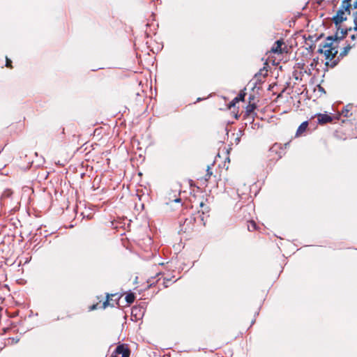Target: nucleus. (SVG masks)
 <instances>
[{"mask_svg": "<svg viewBox=\"0 0 357 357\" xmlns=\"http://www.w3.org/2000/svg\"><path fill=\"white\" fill-rule=\"evenodd\" d=\"M243 93H239L227 105V109H233L232 113L235 119H238V117L243 114V119L246 121L245 125L252 123L255 116L257 115L255 109H257V102L255 97L253 95H250L248 97V102L245 100L246 93L244 91Z\"/></svg>", "mask_w": 357, "mask_h": 357, "instance_id": "f257e3e1", "label": "nucleus"}, {"mask_svg": "<svg viewBox=\"0 0 357 357\" xmlns=\"http://www.w3.org/2000/svg\"><path fill=\"white\" fill-rule=\"evenodd\" d=\"M347 33V29L339 26L334 36H328L326 38L325 43L318 50V52L324 54L326 59L332 61L338 52L337 41L344 38Z\"/></svg>", "mask_w": 357, "mask_h": 357, "instance_id": "f03ea898", "label": "nucleus"}, {"mask_svg": "<svg viewBox=\"0 0 357 357\" xmlns=\"http://www.w3.org/2000/svg\"><path fill=\"white\" fill-rule=\"evenodd\" d=\"M264 66L259 70V71L255 75V76L250 80L247 86L250 89H261L264 87V84L268 76V63L265 62Z\"/></svg>", "mask_w": 357, "mask_h": 357, "instance_id": "7ed1b4c3", "label": "nucleus"}, {"mask_svg": "<svg viewBox=\"0 0 357 357\" xmlns=\"http://www.w3.org/2000/svg\"><path fill=\"white\" fill-rule=\"evenodd\" d=\"M197 218L194 215H190L188 218L181 219L179 222V233L190 234L194 231Z\"/></svg>", "mask_w": 357, "mask_h": 357, "instance_id": "20e7f679", "label": "nucleus"}, {"mask_svg": "<svg viewBox=\"0 0 357 357\" xmlns=\"http://www.w3.org/2000/svg\"><path fill=\"white\" fill-rule=\"evenodd\" d=\"M284 52H287V46L284 45L283 40H278L274 43L273 46L267 54L274 53L282 54Z\"/></svg>", "mask_w": 357, "mask_h": 357, "instance_id": "39448f33", "label": "nucleus"}, {"mask_svg": "<svg viewBox=\"0 0 357 357\" xmlns=\"http://www.w3.org/2000/svg\"><path fill=\"white\" fill-rule=\"evenodd\" d=\"M130 354V349L123 344H121L116 347L112 357H129Z\"/></svg>", "mask_w": 357, "mask_h": 357, "instance_id": "423d86ee", "label": "nucleus"}, {"mask_svg": "<svg viewBox=\"0 0 357 357\" xmlns=\"http://www.w3.org/2000/svg\"><path fill=\"white\" fill-rule=\"evenodd\" d=\"M345 12H347V10H345L344 8H343L342 6H341V9H340L337 12L336 15L334 16L333 19V20L334 23L335 24V25H338L339 24L342 22L343 21L346 20L347 17H344ZM347 13L349 15H350V13H349L348 11H347Z\"/></svg>", "mask_w": 357, "mask_h": 357, "instance_id": "0eeeda50", "label": "nucleus"}, {"mask_svg": "<svg viewBox=\"0 0 357 357\" xmlns=\"http://www.w3.org/2000/svg\"><path fill=\"white\" fill-rule=\"evenodd\" d=\"M355 46H356V43H350V44H348L347 46H345L343 48L342 51L340 53V55L337 57V61L335 60V61H332V63L331 65V67L335 66L337 64L340 58H343L344 56H347V54L349 53V52L350 51V50Z\"/></svg>", "mask_w": 357, "mask_h": 357, "instance_id": "6e6552de", "label": "nucleus"}, {"mask_svg": "<svg viewBox=\"0 0 357 357\" xmlns=\"http://www.w3.org/2000/svg\"><path fill=\"white\" fill-rule=\"evenodd\" d=\"M200 207L202 208V215H198V218H200V220L202 221V225H205V215L206 217H208V215L209 212V207L204 204L203 202H202L199 204Z\"/></svg>", "mask_w": 357, "mask_h": 357, "instance_id": "1a4fd4ad", "label": "nucleus"}, {"mask_svg": "<svg viewBox=\"0 0 357 357\" xmlns=\"http://www.w3.org/2000/svg\"><path fill=\"white\" fill-rule=\"evenodd\" d=\"M352 107H353L352 104L347 105L345 107H343L341 112L338 113L335 118L337 119H339L341 116H344V117L351 116L352 115V113L351 112Z\"/></svg>", "mask_w": 357, "mask_h": 357, "instance_id": "9d476101", "label": "nucleus"}, {"mask_svg": "<svg viewBox=\"0 0 357 357\" xmlns=\"http://www.w3.org/2000/svg\"><path fill=\"white\" fill-rule=\"evenodd\" d=\"M333 120L331 116L326 114H318V122L320 124H324L326 123H330Z\"/></svg>", "mask_w": 357, "mask_h": 357, "instance_id": "9b49d317", "label": "nucleus"}, {"mask_svg": "<svg viewBox=\"0 0 357 357\" xmlns=\"http://www.w3.org/2000/svg\"><path fill=\"white\" fill-rule=\"evenodd\" d=\"M307 126H308V122L307 121H304L303 122L300 126L297 129V131H296V135H301L302 134L303 132H305L307 128Z\"/></svg>", "mask_w": 357, "mask_h": 357, "instance_id": "f8f14e48", "label": "nucleus"}, {"mask_svg": "<svg viewBox=\"0 0 357 357\" xmlns=\"http://www.w3.org/2000/svg\"><path fill=\"white\" fill-rule=\"evenodd\" d=\"M135 299V296L133 293L130 292V293L127 294V295L126 296V301L128 304L132 303L134 302Z\"/></svg>", "mask_w": 357, "mask_h": 357, "instance_id": "ddd939ff", "label": "nucleus"}, {"mask_svg": "<svg viewBox=\"0 0 357 357\" xmlns=\"http://www.w3.org/2000/svg\"><path fill=\"white\" fill-rule=\"evenodd\" d=\"M248 229L249 231H254V230L257 229V225L255 221H253V220L248 221Z\"/></svg>", "mask_w": 357, "mask_h": 357, "instance_id": "4468645a", "label": "nucleus"}, {"mask_svg": "<svg viewBox=\"0 0 357 357\" xmlns=\"http://www.w3.org/2000/svg\"><path fill=\"white\" fill-rule=\"evenodd\" d=\"M351 0H344L342 1V7L344 8L345 10L349 13V8H351Z\"/></svg>", "mask_w": 357, "mask_h": 357, "instance_id": "2eb2a0df", "label": "nucleus"}, {"mask_svg": "<svg viewBox=\"0 0 357 357\" xmlns=\"http://www.w3.org/2000/svg\"><path fill=\"white\" fill-rule=\"evenodd\" d=\"M112 296H116V294H111ZM109 296L110 295L109 294H107V299L106 301L103 303V308H105L107 307L108 305H109Z\"/></svg>", "mask_w": 357, "mask_h": 357, "instance_id": "dca6fc26", "label": "nucleus"}, {"mask_svg": "<svg viewBox=\"0 0 357 357\" xmlns=\"http://www.w3.org/2000/svg\"><path fill=\"white\" fill-rule=\"evenodd\" d=\"M6 66L9 68H13L12 61L8 57H6Z\"/></svg>", "mask_w": 357, "mask_h": 357, "instance_id": "f3484780", "label": "nucleus"}, {"mask_svg": "<svg viewBox=\"0 0 357 357\" xmlns=\"http://www.w3.org/2000/svg\"><path fill=\"white\" fill-rule=\"evenodd\" d=\"M355 31H356V33L351 36V39L354 43H356L355 41L357 40V26L355 27Z\"/></svg>", "mask_w": 357, "mask_h": 357, "instance_id": "a211bd4d", "label": "nucleus"}, {"mask_svg": "<svg viewBox=\"0 0 357 357\" xmlns=\"http://www.w3.org/2000/svg\"><path fill=\"white\" fill-rule=\"evenodd\" d=\"M249 209H250V206H245L242 207L241 210L242 212L245 213V212H247Z\"/></svg>", "mask_w": 357, "mask_h": 357, "instance_id": "6ab92c4d", "label": "nucleus"}, {"mask_svg": "<svg viewBox=\"0 0 357 357\" xmlns=\"http://www.w3.org/2000/svg\"><path fill=\"white\" fill-rule=\"evenodd\" d=\"M206 172H207V173H206V176L210 177L212 175V172L210 171V167H208Z\"/></svg>", "mask_w": 357, "mask_h": 357, "instance_id": "aec40b11", "label": "nucleus"}, {"mask_svg": "<svg viewBox=\"0 0 357 357\" xmlns=\"http://www.w3.org/2000/svg\"><path fill=\"white\" fill-rule=\"evenodd\" d=\"M275 83H271V84H268V89H271L272 88H273L275 86Z\"/></svg>", "mask_w": 357, "mask_h": 357, "instance_id": "412c9836", "label": "nucleus"}, {"mask_svg": "<svg viewBox=\"0 0 357 357\" xmlns=\"http://www.w3.org/2000/svg\"><path fill=\"white\" fill-rule=\"evenodd\" d=\"M89 309H90V310H93L96 309V305H93L90 306Z\"/></svg>", "mask_w": 357, "mask_h": 357, "instance_id": "4be33fe9", "label": "nucleus"}, {"mask_svg": "<svg viewBox=\"0 0 357 357\" xmlns=\"http://www.w3.org/2000/svg\"><path fill=\"white\" fill-rule=\"evenodd\" d=\"M205 99H206V98H198L195 102H199V101L205 100Z\"/></svg>", "mask_w": 357, "mask_h": 357, "instance_id": "5701e85b", "label": "nucleus"}, {"mask_svg": "<svg viewBox=\"0 0 357 357\" xmlns=\"http://www.w3.org/2000/svg\"><path fill=\"white\" fill-rule=\"evenodd\" d=\"M174 201L176 202H181V199H179V198L178 199H176Z\"/></svg>", "mask_w": 357, "mask_h": 357, "instance_id": "b1692460", "label": "nucleus"}, {"mask_svg": "<svg viewBox=\"0 0 357 357\" xmlns=\"http://www.w3.org/2000/svg\"><path fill=\"white\" fill-rule=\"evenodd\" d=\"M319 89L322 90L324 89L320 85H318Z\"/></svg>", "mask_w": 357, "mask_h": 357, "instance_id": "393cba45", "label": "nucleus"}, {"mask_svg": "<svg viewBox=\"0 0 357 357\" xmlns=\"http://www.w3.org/2000/svg\"><path fill=\"white\" fill-rule=\"evenodd\" d=\"M13 340L15 341V342H17L19 341V340H18V339H17V340H16V339H15V338H13Z\"/></svg>", "mask_w": 357, "mask_h": 357, "instance_id": "a878e982", "label": "nucleus"}, {"mask_svg": "<svg viewBox=\"0 0 357 357\" xmlns=\"http://www.w3.org/2000/svg\"><path fill=\"white\" fill-rule=\"evenodd\" d=\"M13 340L15 341V342H17L19 341V340H18V339H17V340H16V339H15V338H13Z\"/></svg>", "mask_w": 357, "mask_h": 357, "instance_id": "bb28decb", "label": "nucleus"}, {"mask_svg": "<svg viewBox=\"0 0 357 357\" xmlns=\"http://www.w3.org/2000/svg\"><path fill=\"white\" fill-rule=\"evenodd\" d=\"M13 340L15 341V342H17L19 341V340H18V339H17V340H16V339H15V338H13Z\"/></svg>", "mask_w": 357, "mask_h": 357, "instance_id": "cd10ccee", "label": "nucleus"}, {"mask_svg": "<svg viewBox=\"0 0 357 357\" xmlns=\"http://www.w3.org/2000/svg\"><path fill=\"white\" fill-rule=\"evenodd\" d=\"M146 91H147L142 90V93H145V92H146Z\"/></svg>", "mask_w": 357, "mask_h": 357, "instance_id": "c85d7f7f", "label": "nucleus"}, {"mask_svg": "<svg viewBox=\"0 0 357 357\" xmlns=\"http://www.w3.org/2000/svg\"><path fill=\"white\" fill-rule=\"evenodd\" d=\"M136 95H137V96H141V94H140L139 92H138V93H137V94H136Z\"/></svg>", "mask_w": 357, "mask_h": 357, "instance_id": "c756f323", "label": "nucleus"}, {"mask_svg": "<svg viewBox=\"0 0 357 357\" xmlns=\"http://www.w3.org/2000/svg\"><path fill=\"white\" fill-rule=\"evenodd\" d=\"M65 129L63 128L62 133L64 134Z\"/></svg>", "mask_w": 357, "mask_h": 357, "instance_id": "7c9ffc66", "label": "nucleus"}, {"mask_svg": "<svg viewBox=\"0 0 357 357\" xmlns=\"http://www.w3.org/2000/svg\"><path fill=\"white\" fill-rule=\"evenodd\" d=\"M321 91L324 92V93H326V91H325V90H323Z\"/></svg>", "mask_w": 357, "mask_h": 357, "instance_id": "2f4dec72", "label": "nucleus"}, {"mask_svg": "<svg viewBox=\"0 0 357 357\" xmlns=\"http://www.w3.org/2000/svg\"><path fill=\"white\" fill-rule=\"evenodd\" d=\"M1 310H2V309H1V307H0V311H1Z\"/></svg>", "mask_w": 357, "mask_h": 357, "instance_id": "473e14b6", "label": "nucleus"}]
</instances>
